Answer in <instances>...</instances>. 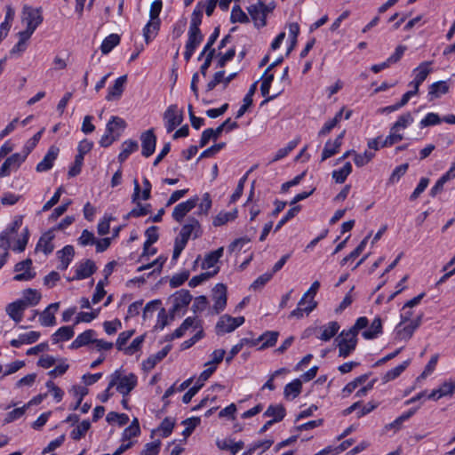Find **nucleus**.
<instances>
[{
	"mask_svg": "<svg viewBox=\"0 0 455 455\" xmlns=\"http://www.w3.org/2000/svg\"><path fill=\"white\" fill-rule=\"evenodd\" d=\"M455 392V379H451L443 382L439 387L438 396L451 395Z\"/></svg>",
	"mask_w": 455,
	"mask_h": 455,
	"instance_id": "69168bd1",
	"label": "nucleus"
},
{
	"mask_svg": "<svg viewBox=\"0 0 455 455\" xmlns=\"http://www.w3.org/2000/svg\"><path fill=\"white\" fill-rule=\"evenodd\" d=\"M42 8H32L28 5H24L22 9V22H25L28 28H32L36 30V28L43 22Z\"/></svg>",
	"mask_w": 455,
	"mask_h": 455,
	"instance_id": "39448f33",
	"label": "nucleus"
},
{
	"mask_svg": "<svg viewBox=\"0 0 455 455\" xmlns=\"http://www.w3.org/2000/svg\"><path fill=\"white\" fill-rule=\"evenodd\" d=\"M91 423L89 420H83L79 425H77L70 433V437L73 440L78 441L83 438L86 432L90 429Z\"/></svg>",
	"mask_w": 455,
	"mask_h": 455,
	"instance_id": "a18cd8bd",
	"label": "nucleus"
},
{
	"mask_svg": "<svg viewBox=\"0 0 455 455\" xmlns=\"http://www.w3.org/2000/svg\"><path fill=\"white\" fill-rule=\"evenodd\" d=\"M430 61H424L413 70L416 85H420L431 73L432 69L430 68Z\"/></svg>",
	"mask_w": 455,
	"mask_h": 455,
	"instance_id": "7c9ffc66",
	"label": "nucleus"
},
{
	"mask_svg": "<svg viewBox=\"0 0 455 455\" xmlns=\"http://www.w3.org/2000/svg\"><path fill=\"white\" fill-rule=\"evenodd\" d=\"M218 272H219V267H217L213 271H208V272L201 273L198 275H195L189 280L188 285L192 288H195L197 285L201 284L203 282H204V281L210 279L211 277L214 276L215 275H217Z\"/></svg>",
	"mask_w": 455,
	"mask_h": 455,
	"instance_id": "09e8293b",
	"label": "nucleus"
},
{
	"mask_svg": "<svg viewBox=\"0 0 455 455\" xmlns=\"http://www.w3.org/2000/svg\"><path fill=\"white\" fill-rule=\"evenodd\" d=\"M422 316V314L419 315L416 319L411 321L409 324L403 326V328L401 327L403 323H400L395 329V339L400 340L410 339L412 337L414 331L419 327Z\"/></svg>",
	"mask_w": 455,
	"mask_h": 455,
	"instance_id": "9b49d317",
	"label": "nucleus"
},
{
	"mask_svg": "<svg viewBox=\"0 0 455 455\" xmlns=\"http://www.w3.org/2000/svg\"><path fill=\"white\" fill-rule=\"evenodd\" d=\"M192 300V295L188 290H180L176 291L172 297V306L170 309V319L173 320L175 318V315L180 309L187 307Z\"/></svg>",
	"mask_w": 455,
	"mask_h": 455,
	"instance_id": "f03ea898",
	"label": "nucleus"
},
{
	"mask_svg": "<svg viewBox=\"0 0 455 455\" xmlns=\"http://www.w3.org/2000/svg\"><path fill=\"white\" fill-rule=\"evenodd\" d=\"M198 202L199 197L196 196L185 202L178 204L173 209L172 214V219L175 221L181 223L185 216L198 204Z\"/></svg>",
	"mask_w": 455,
	"mask_h": 455,
	"instance_id": "423d86ee",
	"label": "nucleus"
},
{
	"mask_svg": "<svg viewBox=\"0 0 455 455\" xmlns=\"http://www.w3.org/2000/svg\"><path fill=\"white\" fill-rule=\"evenodd\" d=\"M74 336V329L72 326H62L59 328L52 336L53 343L60 340H69Z\"/></svg>",
	"mask_w": 455,
	"mask_h": 455,
	"instance_id": "4c0bfd02",
	"label": "nucleus"
},
{
	"mask_svg": "<svg viewBox=\"0 0 455 455\" xmlns=\"http://www.w3.org/2000/svg\"><path fill=\"white\" fill-rule=\"evenodd\" d=\"M140 434V423L137 418H134L131 425L127 427L123 433V439L128 440Z\"/></svg>",
	"mask_w": 455,
	"mask_h": 455,
	"instance_id": "3c124183",
	"label": "nucleus"
},
{
	"mask_svg": "<svg viewBox=\"0 0 455 455\" xmlns=\"http://www.w3.org/2000/svg\"><path fill=\"white\" fill-rule=\"evenodd\" d=\"M449 92V85L446 81H439L432 84L429 86L428 95L430 100L441 97L443 94H446Z\"/></svg>",
	"mask_w": 455,
	"mask_h": 455,
	"instance_id": "72a5a7b5",
	"label": "nucleus"
},
{
	"mask_svg": "<svg viewBox=\"0 0 455 455\" xmlns=\"http://www.w3.org/2000/svg\"><path fill=\"white\" fill-rule=\"evenodd\" d=\"M26 308V304L23 301L18 299L8 304L6 306L5 311L11 319L19 323L22 320L23 312Z\"/></svg>",
	"mask_w": 455,
	"mask_h": 455,
	"instance_id": "6ab92c4d",
	"label": "nucleus"
},
{
	"mask_svg": "<svg viewBox=\"0 0 455 455\" xmlns=\"http://www.w3.org/2000/svg\"><path fill=\"white\" fill-rule=\"evenodd\" d=\"M374 157V153L365 151L363 154L355 153L354 162L356 166L362 167L367 164Z\"/></svg>",
	"mask_w": 455,
	"mask_h": 455,
	"instance_id": "338daca9",
	"label": "nucleus"
},
{
	"mask_svg": "<svg viewBox=\"0 0 455 455\" xmlns=\"http://www.w3.org/2000/svg\"><path fill=\"white\" fill-rule=\"evenodd\" d=\"M60 149L55 146H51L43 160L39 162L36 167V172H47L53 166L54 161L57 159Z\"/></svg>",
	"mask_w": 455,
	"mask_h": 455,
	"instance_id": "f3484780",
	"label": "nucleus"
},
{
	"mask_svg": "<svg viewBox=\"0 0 455 455\" xmlns=\"http://www.w3.org/2000/svg\"><path fill=\"white\" fill-rule=\"evenodd\" d=\"M141 140V154L145 157H149L153 155L156 145V136L154 133L153 129H149L140 135Z\"/></svg>",
	"mask_w": 455,
	"mask_h": 455,
	"instance_id": "f8f14e48",
	"label": "nucleus"
},
{
	"mask_svg": "<svg viewBox=\"0 0 455 455\" xmlns=\"http://www.w3.org/2000/svg\"><path fill=\"white\" fill-rule=\"evenodd\" d=\"M161 21L149 20L143 28V36L147 44L150 43L158 34Z\"/></svg>",
	"mask_w": 455,
	"mask_h": 455,
	"instance_id": "c85d7f7f",
	"label": "nucleus"
},
{
	"mask_svg": "<svg viewBox=\"0 0 455 455\" xmlns=\"http://www.w3.org/2000/svg\"><path fill=\"white\" fill-rule=\"evenodd\" d=\"M204 4L203 1L197 3L196 8L194 9L191 20H190V29H200V25L202 23L203 19V12H204Z\"/></svg>",
	"mask_w": 455,
	"mask_h": 455,
	"instance_id": "c9c22d12",
	"label": "nucleus"
},
{
	"mask_svg": "<svg viewBox=\"0 0 455 455\" xmlns=\"http://www.w3.org/2000/svg\"><path fill=\"white\" fill-rule=\"evenodd\" d=\"M301 210L300 205L292 206L286 214L278 221L275 228V232L278 231L287 221L294 218Z\"/></svg>",
	"mask_w": 455,
	"mask_h": 455,
	"instance_id": "5fc2aeb1",
	"label": "nucleus"
},
{
	"mask_svg": "<svg viewBox=\"0 0 455 455\" xmlns=\"http://www.w3.org/2000/svg\"><path fill=\"white\" fill-rule=\"evenodd\" d=\"M413 122V117L410 112L404 113L400 116L397 121L393 124L392 130L405 129Z\"/></svg>",
	"mask_w": 455,
	"mask_h": 455,
	"instance_id": "13d9d810",
	"label": "nucleus"
},
{
	"mask_svg": "<svg viewBox=\"0 0 455 455\" xmlns=\"http://www.w3.org/2000/svg\"><path fill=\"white\" fill-rule=\"evenodd\" d=\"M171 349H172V346L167 345L162 350L157 352L156 354L150 355L147 360L143 361V363H142L143 368L146 371L152 370L156 365L157 363L162 361L168 355V353L170 352Z\"/></svg>",
	"mask_w": 455,
	"mask_h": 455,
	"instance_id": "b1692460",
	"label": "nucleus"
},
{
	"mask_svg": "<svg viewBox=\"0 0 455 455\" xmlns=\"http://www.w3.org/2000/svg\"><path fill=\"white\" fill-rule=\"evenodd\" d=\"M126 128V122L119 116H111L106 125V131L108 134L116 135V132H122Z\"/></svg>",
	"mask_w": 455,
	"mask_h": 455,
	"instance_id": "c756f323",
	"label": "nucleus"
},
{
	"mask_svg": "<svg viewBox=\"0 0 455 455\" xmlns=\"http://www.w3.org/2000/svg\"><path fill=\"white\" fill-rule=\"evenodd\" d=\"M230 21L232 23H248L249 18L239 5H234L231 11Z\"/></svg>",
	"mask_w": 455,
	"mask_h": 455,
	"instance_id": "8fccbe9b",
	"label": "nucleus"
},
{
	"mask_svg": "<svg viewBox=\"0 0 455 455\" xmlns=\"http://www.w3.org/2000/svg\"><path fill=\"white\" fill-rule=\"evenodd\" d=\"M204 36L200 29H188V38L185 46L184 59L189 61L196 47L202 43Z\"/></svg>",
	"mask_w": 455,
	"mask_h": 455,
	"instance_id": "6e6552de",
	"label": "nucleus"
},
{
	"mask_svg": "<svg viewBox=\"0 0 455 455\" xmlns=\"http://www.w3.org/2000/svg\"><path fill=\"white\" fill-rule=\"evenodd\" d=\"M145 235L147 237V240L145 241L143 244V252L140 256V259H143L145 255L148 253V250L153 243L157 242L159 238L158 235V228L156 226H151L145 231Z\"/></svg>",
	"mask_w": 455,
	"mask_h": 455,
	"instance_id": "cd10ccee",
	"label": "nucleus"
},
{
	"mask_svg": "<svg viewBox=\"0 0 455 455\" xmlns=\"http://www.w3.org/2000/svg\"><path fill=\"white\" fill-rule=\"evenodd\" d=\"M41 299L40 293L34 289H27L23 292V299L20 300L26 304V307L28 306H36L39 303Z\"/></svg>",
	"mask_w": 455,
	"mask_h": 455,
	"instance_id": "37998d69",
	"label": "nucleus"
},
{
	"mask_svg": "<svg viewBox=\"0 0 455 455\" xmlns=\"http://www.w3.org/2000/svg\"><path fill=\"white\" fill-rule=\"evenodd\" d=\"M380 333H382V321L379 316H377L373 319L370 328L363 331L362 336L365 339H373Z\"/></svg>",
	"mask_w": 455,
	"mask_h": 455,
	"instance_id": "473e14b6",
	"label": "nucleus"
},
{
	"mask_svg": "<svg viewBox=\"0 0 455 455\" xmlns=\"http://www.w3.org/2000/svg\"><path fill=\"white\" fill-rule=\"evenodd\" d=\"M213 310L216 314L223 311L227 305V286L223 283H217L213 290Z\"/></svg>",
	"mask_w": 455,
	"mask_h": 455,
	"instance_id": "ddd939ff",
	"label": "nucleus"
},
{
	"mask_svg": "<svg viewBox=\"0 0 455 455\" xmlns=\"http://www.w3.org/2000/svg\"><path fill=\"white\" fill-rule=\"evenodd\" d=\"M368 379V375L367 374H363V375H361L357 378H355L354 380L350 381L349 383H347L342 392L344 394V395H350L351 393H353L355 391V389L361 384L364 383Z\"/></svg>",
	"mask_w": 455,
	"mask_h": 455,
	"instance_id": "603ef678",
	"label": "nucleus"
},
{
	"mask_svg": "<svg viewBox=\"0 0 455 455\" xmlns=\"http://www.w3.org/2000/svg\"><path fill=\"white\" fill-rule=\"evenodd\" d=\"M265 9V4L261 1L258 4H251L247 8L249 14L257 28H263L267 25V16L264 12Z\"/></svg>",
	"mask_w": 455,
	"mask_h": 455,
	"instance_id": "4468645a",
	"label": "nucleus"
},
{
	"mask_svg": "<svg viewBox=\"0 0 455 455\" xmlns=\"http://www.w3.org/2000/svg\"><path fill=\"white\" fill-rule=\"evenodd\" d=\"M120 43V36L117 34H110L102 42L100 51L103 54L109 53L114 47Z\"/></svg>",
	"mask_w": 455,
	"mask_h": 455,
	"instance_id": "a19ab883",
	"label": "nucleus"
},
{
	"mask_svg": "<svg viewBox=\"0 0 455 455\" xmlns=\"http://www.w3.org/2000/svg\"><path fill=\"white\" fill-rule=\"evenodd\" d=\"M317 306V302L315 299H309L308 305L305 307H297L294 310H292L289 315V317H295V318H302L304 315V313L308 315L310 312H312Z\"/></svg>",
	"mask_w": 455,
	"mask_h": 455,
	"instance_id": "de8ad7c7",
	"label": "nucleus"
},
{
	"mask_svg": "<svg viewBox=\"0 0 455 455\" xmlns=\"http://www.w3.org/2000/svg\"><path fill=\"white\" fill-rule=\"evenodd\" d=\"M244 323L243 316L232 317L228 315L220 316L217 324L216 331L218 334H224L235 331Z\"/></svg>",
	"mask_w": 455,
	"mask_h": 455,
	"instance_id": "20e7f679",
	"label": "nucleus"
},
{
	"mask_svg": "<svg viewBox=\"0 0 455 455\" xmlns=\"http://www.w3.org/2000/svg\"><path fill=\"white\" fill-rule=\"evenodd\" d=\"M223 251V247H220L205 255L204 259L202 262L201 267L203 269H207L214 267L215 264L219 261V259L222 257Z\"/></svg>",
	"mask_w": 455,
	"mask_h": 455,
	"instance_id": "f704fd0d",
	"label": "nucleus"
},
{
	"mask_svg": "<svg viewBox=\"0 0 455 455\" xmlns=\"http://www.w3.org/2000/svg\"><path fill=\"white\" fill-rule=\"evenodd\" d=\"M369 236L370 235H367L363 240H362L357 247L341 260L340 263L342 266L347 264L349 260H354L363 252L367 244Z\"/></svg>",
	"mask_w": 455,
	"mask_h": 455,
	"instance_id": "864d4df0",
	"label": "nucleus"
},
{
	"mask_svg": "<svg viewBox=\"0 0 455 455\" xmlns=\"http://www.w3.org/2000/svg\"><path fill=\"white\" fill-rule=\"evenodd\" d=\"M54 239L53 230H48L39 239L36 250H41L45 255L52 253L54 250L52 240Z\"/></svg>",
	"mask_w": 455,
	"mask_h": 455,
	"instance_id": "5701e85b",
	"label": "nucleus"
},
{
	"mask_svg": "<svg viewBox=\"0 0 455 455\" xmlns=\"http://www.w3.org/2000/svg\"><path fill=\"white\" fill-rule=\"evenodd\" d=\"M192 235H194V238H197L202 235L201 225L194 217L188 219V223L182 227L180 232V236L190 237Z\"/></svg>",
	"mask_w": 455,
	"mask_h": 455,
	"instance_id": "aec40b11",
	"label": "nucleus"
},
{
	"mask_svg": "<svg viewBox=\"0 0 455 455\" xmlns=\"http://www.w3.org/2000/svg\"><path fill=\"white\" fill-rule=\"evenodd\" d=\"M133 185H134V189H133V194L132 195V202L133 204H136L137 205L131 212H129L127 213V215L125 216V219L139 218L141 216H145L150 212L151 205L149 204L142 205L139 202V200L140 199L141 189H140V186L137 179L133 180Z\"/></svg>",
	"mask_w": 455,
	"mask_h": 455,
	"instance_id": "f257e3e1",
	"label": "nucleus"
},
{
	"mask_svg": "<svg viewBox=\"0 0 455 455\" xmlns=\"http://www.w3.org/2000/svg\"><path fill=\"white\" fill-rule=\"evenodd\" d=\"M452 180L449 175L444 173L434 185V187L430 189L429 195L432 197H435L437 194L441 193L443 189V186L446 182Z\"/></svg>",
	"mask_w": 455,
	"mask_h": 455,
	"instance_id": "0e129e2a",
	"label": "nucleus"
},
{
	"mask_svg": "<svg viewBox=\"0 0 455 455\" xmlns=\"http://www.w3.org/2000/svg\"><path fill=\"white\" fill-rule=\"evenodd\" d=\"M127 81V76H122L118 77L116 81L113 86L108 88V93L106 96V100L108 101L118 100L124 90V85Z\"/></svg>",
	"mask_w": 455,
	"mask_h": 455,
	"instance_id": "4be33fe9",
	"label": "nucleus"
},
{
	"mask_svg": "<svg viewBox=\"0 0 455 455\" xmlns=\"http://www.w3.org/2000/svg\"><path fill=\"white\" fill-rule=\"evenodd\" d=\"M337 342V347H339V356L346 358L347 357L356 347L357 344H355V339L348 340L347 342L346 340H340V339H335Z\"/></svg>",
	"mask_w": 455,
	"mask_h": 455,
	"instance_id": "58836bf2",
	"label": "nucleus"
},
{
	"mask_svg": "<svg viewBox=\"0 0 455 455\" xmlns=\"http://www.w3.org/2000/svg\"><path fill=\"white\" fill-rule=\"evenodd\" d=\"M263 415L265 417H272L271 420L276 423L285 417L286 411L283 404H270Z\"/></svg>",
	"mask_w": 455,
	"mask_h": 455,
	"instance_id": "a878e982",
	"label": "nucleus"
},
{
	"mask_svg": "<svg viewBox=\"0 0 455 455\" xmlns=\"http://www.w3.org/2000/svg\"><path fill=\"white\" fill-rule=\"evenodd\" d=\"M75 255V250L72 245H66L61 250L57 251V257L60 261L58 268L65 270L68 267Z\"/></svg>",
	"mask_w": 455,
	"mask_h": 455,
	"instance_id": "412c9836",
	"label": "nucleus"
},
{
	"mask_svg": "<svg viewBox=\"0 0 455 455\" xmlns=\"http://www.w3.org/2000/svg\"><path fill=\"white\" fill-rule=\"evenodd\" d=\"M237 217V210H234L233 212H220L212 221L214 227H220L225 225L227 222L230 220H234Z\"/></svg>",
	"mask_w": 455,
	"mask_h": 455,
	"instance_id": "c03bdc74",
	"label": "nucleus"
},
{
	"mask_svg": "<svg viewBox=\"0 0 455 455\" xmlns=\"http://www.w3.org/2000/svg\"><path fill=\"white\" fill-rule=\"evenodd\" d=\"M139 144L136 140H127L122 143V150L118 155V161L124 163L132 153L137 151Z\"/></svg>",
	"mask_w": 455,
	"mask_h": 455,
	"instance_id": "2f4dec72",
	"label": "nucleus"
},
{
	"mask_svg": "<svg viewBox=\"0 0 455 455\" xmlns=\"http://www.w3.org/2000/svg\"><path fill=\"white\" fill-rule=\"evenodd\" d=\"M14 271L18 272V274L13 276V280L18 282L29 281L36 276V272L32 268V260L30 259L18 262L14 266Z\"/></svg>",
	"mask_w": 455,
	"mask_h": 455,
	"instance_id": "0eeeda50",
	"label": "nucleus"
},
{
	"mask_svg": "<svg viewBox=\"0 0 455 455\" xmlns=\"http://www.w3.org/2000/svg\"><path fill=\"white\" fill-rule=\"evenodd\" d=\"M26 158L20 153L7 157L0 167V179L7 177L12 172L17 171Z\"/></svg>",
	"mask_w": 455,
	"mask_h": 455,
	"instance_id": "9d476101",
	"label": "nucleus"
},
{
	"mask_svg": "<svg viewBox=\"0 0 455 455\" xmlns=\"http://www.w3.org/2000/svg\"><path fill=\"white\" fill-rule=\"evenodd\" d=\"M43 132L44 129L37 132L30 140L26 142L20 153L25 158H27L31 151L36 148L42 137Z\"/></svg>",
	"mask_w": 455,
	"mask_h": 455,
	"instance_id": "49530a36",
	"label": "nucleus"
},
{
	"mask_svg": "<svg viewBox=\"0 0 455 455\" xmlns=\"http://www.w3.org/2000/svg\"><path fill=\"white\" fill-rule=\"evenodd\" d=\"M278 336H279L278 331H268L264 332L262 335H260L257 339L258 343L259 341H263L259 349H265L267 347H271L275 346L277 341Z\"/></svg>",
	"mask_w": 455,
	"mask_h": 455,
	"instance_id": "e433bc0d",
	"label": "nucleus"
},
{
	"mask_svg": "<svg viewBox=\"0 0 455 455\" xmlns=\"http://www.w3.org/2000/svg\"><path fill=\"white\" fill-rule=\"evenodd\" d=\"M301 389L302 382L299 379H296L285 386L283 394L286 398L291 395L292 398H296L300 394Z\"/></svg>",
	"mask_w": 455,
	"mask_h": 455,
	"instance_id": "79ce46f5",
	"label": "nucleus"
},
{
	"mask_svg": "<svg viewBox=\"0 0 455 455\" xmlns=\"http://www.w3.org/2000/svg\"><path fill=\"white\" fill-rule=\"evenodd\" d=\"M119 379V371H116L112 375H111V379L108 383V386L107 387V389L100 395H98V398L102 402V403H106L109 397L111 396V394L109 393L110 389L115 387L116 384H117V380Z\"/></svg>",
	"mask_w": 455,
	"mask_h": 455,
	"instance_id": "6e6d98bb",
	"label": "nucleus"
},
{
	"mask_svg": "<svg viewBox=\"0 0 455 455\" xmlns=\"http://www.w3.org/2000/svg\"><path fill=\"white\" fill-rule=\"evenodd\" d=\"M96 269L95 263L92 259H86L78 264L76 275L72 278H68V281L86 279L93 275Z\"/></svg>",
	"mask_w": 455,
	"mask_h": 455,
	"instance_id": "2eb2a0df",
	"label": "nucleus"
},
{
	"mask_svg": "<svg viewBox=\"0 0 455 455\" xmlns=\"http://www.w3.org/2000/svg\"><path fill=\"white\" fill-rule=\"evenodd\" d=\"M252 171V169H251L249 172H247L238 181V184L236 186V188L235 190V192L232 194L231 197H230V203H235L236 202L240 197L241 196L243 195V188H244V184L248 179V175L249 173Z\"/></svg>",
	"mask_w": 455,
	"mask_h": 455,
	"instance_id": "bf43d9fd",
	"label": "nucleus"
},
{
	"mask_svg": "<svg viewBox=\"0 0 455 455\" xmlns=\"http://www.w3.org/2000/svg\"><path fill=\"white\" fill-rule=\"evenodd\" d=\"M96 332L93 330H87L83 333L79 334L71 343V349H77L81 347L87 346L90 343H93Z\"/></svg>",
	"mask_w": 455,
	"mask_h": 455,
	"instance_id": "393cba45",
	"label": "nucleus"
},
{
	"mask_svg": "<svg viewBox=\"0 0 455 455\" xmlns=\"http://www.w3.org/2000/svg\"><path fill=\"white\" fill-rule=\"evenodd\" d=\"M39 321L43 326H53L56 323L54 312H51L48 308H45L41 313Z\"/></svg>",
	"mask_w": 455,
	"mask_h": 455,
	"instance_id": "e2e57ef3",
	"label": "nucleus"
},
{
	"mask_svg": "<svg viewBox=\"0 0 455 455\" xmlns=\"http://www.w3.org/2000/svg\"><path fill=\"white\" fill-rule=\"evenodd\" d=\"M216 371L215 366L208 367L204 371H203L194 387L188 389V392L182 397V402L184 403H188L192 400V398L196 395V394L202 388L204 381H206L211 375Z\"/></svg>",
	"mask_w": 455,
	"mask_h": 455,
	"instance_id": "1a4fd4ad",
	"label": "nucleus"
},
{
	"mask_svg": "<svg viewBox=\"0 0 455 455\" xmlns=\"http://www.w3.org/2000/svg\"><path fill=\"white\" fill-rule=\"evenodd\" d=\"M201 420L197 417L188 418L182 421V424L186 426V428L183 430V435L185 437L189 436L195 428L200 424Z\"/></svg>",
	"mask_w": 455,
	"mask_h": 455,
	"instance_id": "052dcab7",
	"label": "nucleus"
},
{
	"mask_svg": "<svg viewBox=\"0 0 455 455\" xmlns=\"http://www.w3.org/2000/svg\"><path fill=\"white\" fill-rule=\"evenodd\" d=\"M174 425H175L174 419H172L169 417H166L165 419H164V420L161 422V424L158 427V429L160 431H162V436L168 437L172 434Z\"/></svg>",
	"mask_w": 455,
	"mask_h": 455,
	"instance_id": "680f3d73",
	"label": "nucleus"
},
{
	"mask_svg": "<svg viewBox=\"0 0 455 455\" xmlns=\"http://www.w3.org/2000/svg\"><path fill=\"white\" fill-rule=\"evenodd\" d=\"M411 363V360H406L403 362L401 364L397 365L396 367L389 370L385 373L382 379L385 383L391 381L396 378H398L402 372L409 366Z\"/></svg>",
	"mask_w": 455,
	"mask_h": 455,
	"instance_id": "ea45409f",
	"label": "nucleus"
},
{
	"mask_svg": "<svg viewBox=\"0 0 455 455\" xmlns=\"http://www.w3.org/2000/svg\"><path fill=\"white\" fill-rule=\"evenodd\" d=\"M137 385V376L134 373L129 375L121 376L119 373V379L117 380L116 390L124 396L128 395L130 392Z\"/></svg>",
	"mask_w": 455,
	"mask_h": 455,
	"instance_id": "dca6fc26",
	"label": "nucleus"
},
{
	"mask_svg": "<svg viewBox=\"0 0 455 455\" xmlns=\"http://www.w3.org/2000/svg\"><path fill=\"white\" fill-rule=\"evenodd\" d=\"M164 120L167 132H172L183 122V112L179 110L177 105H171L164 114Z\"/></svg>",
	"mask_w": 455,
	"mask_h": 455,
	"instance_id": "7ed1b4c3",
	"label": "nucleus"
},
{
	"mask_svg": "<svg viewBox=\"0 0 455 455\" xmlns=\"http://www.w3.org/2000/svg\"><path fill=\"white\" fill-rule=\"evenodd\" d=\"M229 122H230V118H228L220 125H219L216 129L208 128V129L204 130L202 132L199 146L201 148H203L209 143L210 140H216L220 136V134L223 132L226 125L228 124H229Z\"/></svg>",
	"mask_w": 455,
	"mask_h": 455,
	"instance_id": "a211bd4d",
	"label": "nucleus"
},
{
	"mask_svg": "<svg viewBox=\"0 0 455 455\" xmlns=\"http://www.w3.org/2000/svg\"><path fill=\"white\" fill-rule=\"evenodd\" d=\"M161 442L156 441L146 443L140 455H157L160 451Z\"/></svg>",
	"mask_w": 455,
	"mask_h": 455,
	"instance_id": "774afa93",
	"label": "nucleus"
},
{
	"mask_svg": "<svg viewBox=\"0 0 455 455\" xmlns=\"http://www.w3.org/2000/svg\"><path fill=\"white\" fill-rule=\"evenodd\" d=\"M322 332L317 338L323 341H329L339 330V324L336 321L329 322L321 327Z\"/></svg>",
	"mask_w": 455,
	"mask_h": 455,
	"instance_id": "bb28decb",
	"label": "nucleus"
},
{
	"mask_svg": "<svg viewBox=\"0 0 455 455\" xmlns=\"http://www.w3.org/2000/svg\"><path fill=\"white\" fill-rule=\"evenodd\" d=\"M165 260H166V258H164L163 256H160L156 259L152 261L151 263H148V264L142 265V266L139 267L137 271L138 272H141V271H144L146 269H149V268H151L153 267H156V268L153 270V272L151 274H154L156 272L160 273L162 271V268H163V266H164Z\"/></svg>",
	"mask_w": 455,
	"mask_h": 455,
	"instance_id": "4d7b16f0",
	"label": "nucleus"
}]
</instances>
